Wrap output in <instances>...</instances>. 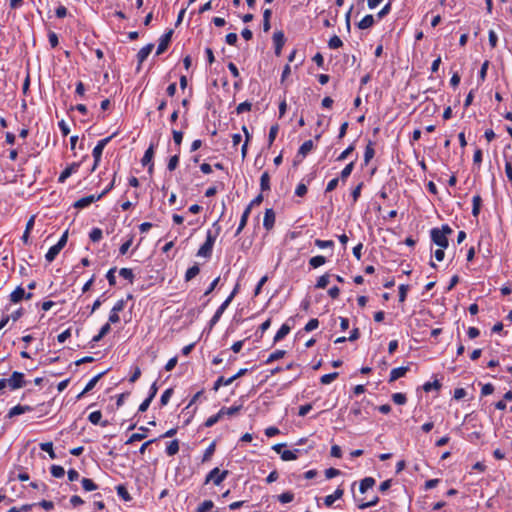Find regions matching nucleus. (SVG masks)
I'll list each match as a JSON object with an SVG mask.
<instances>
[{
	"label": "nucleus",
	"mask_w": 512,
	"mask_h": 512,
	"mask_svg": "<svg viewBox=\"0 0 512 512\" xmlns=\"http://www.w3.org/2000/svg\"><path fill=\"white\" fill-rule=\"evenodd\" d=\"M220 226H217L215 234H212L211 230H208L206 240L201 245L197 252V256L204 257V258H210L213 250V246L215 243V240L217 238V235L219 234Z\"/></svg>",
	"instance_id": "nucleus-1"
},
{
	"label": "nucleus",
	"mask_w": 512,
	"mask_h": 512,
	"mask_svg": "<svg viewBox=\"0 0 512 512\" xmlns=\"http://www.w3.org/2000/svg\"><path fill=\"white\" fill-rule=\"evenodd\" d=\"M117 135V132H114L112 135L98 141L97 145L94 147L93 151H92V155H93V158H94V164H93V167L91 169V171H95L96 168L98 167L100 161H101V156H102V153H103V150L104 148L106 147V145Z\"/></svg>",
	"instance_id": "nucleus-2"
},
{
	"label": "nucleus",
	"mask_w": 512,
	"mask_h": 512,
	"mask_svg": "<svg viewBox=\"0 0 512 512\" xmlns=\"http://www.w3.org/2000/svg\"><path fill=\"white\" fill-rule=\"evenodd\" d=\"M228 474V470L220 471L218 467H215L206 475L204 484L212 482L214 485L219 486L226 479Z\"/></svg>",
	"instance_id": "nucleus-3"
},
{
	"label": "nucleus",
	"mask_w": 512,
	"mask_h": 512,
	"mask_svg": "<svg viewBox=\"0 0 512 512\" xmlns=\"http://www.w3.org/2000/svg\"><path fill=\"white\" fill-rule=\"evenodd\" d=\"M6 384L12 390H16L22 388L26 385V381L24 379V374L18 371H14L10 378L6 379Z\"/></svg>",
	"instance_id": "nucleus-4"
},
{
	"label": "nucleus",
	"mask_w": 512,
	"mask_h": 512,
	"mask_svg": "<svg viewBox=\"0 0 512 512\" xmlns=\"http://www.w3.org/2000/svg\"><path fill=\"white\" fill-rule=\"evenodd\" d=\"M431 240L437 246L441 248H447L449 245L448 238L443 235L442 232L439 231V228H433L430 231Z\"/></svg>",
	"instance_id": "nucleus-5"
},
{
	"label": "nucleus",
	"mask_w": 512,
	"mask_h": 512,
	"mask_svg": "<svg viewBox=\"0 0 512 512\" xmlns=\"http://www.w3.org/2000/svg\"><path fill=\"white\" fill-rule=\"evenodd\" d=\"M173 33H174L173 29H169L167 32H165L161 36V38L159 40L158 47H157L156 55H160L166 51V49L168 48V46L171 42Z\"/></svg>",
	"instance_id": "nucleus-6"
},
{
	"label": "nucleus",
	"mask_w": 512,
	"mask_h": 512,
	"mask_svg": "<svg viewBox=\"0 0 512 512\" xmlns=\"http://www.w3.org/2000/svg\"><path fill=\"white\" fill-rule=\"evenodd\" d=\"M33 297L32 293H25V290L18 286L11 294H10V301L12 303H18L23 299L30 300Z\"/></svg>",
	"instance_id": "nucleus-7"
},
{
	"label": "nucleus",
	"mask_w": 512,
	"mask_h": 512,
	"mask_svg": "<svg viewBox=\"0 0 512 512\" xmlns=\"http://www.w3.org/2000/svg\"><path fill=\"white\" fill-rule=\"evenodd\" d=\"M273 42L275 45V55L280 56L281 50L285 44V35H284L283 31L274 32Z\"/></svg>",
	"instance_id": "nucleus-8"
},
{
	"label": "nucleus",
	"mask_w": 512,
	"mask_h": 512,
	"mask_svg": "<svg viewBox=\"0 0 512 512\" xmlns=\"http://www.w3.org/2000/svg\"><path fill=\"white\" fill-rule=\"evenodd\" d=\"M275 224V212L272 208L266 209L263 219V226L267 231H270Z\"/></svg>",
	"instance_id": "nucleus-9"
},
{
	"label": "nucleus",
	"mask_w": 512,
	"mask_h": 512,
	"mask_svg": "<svg viewBox=\"0 0 512 512\" xmlns=\"http://www.w3.org/2000/svg\"><path fill=\"white\" fill-rule=\"evenodd\" d=\"M100 200L99 196H95V195H89V196H85V197H82L80 198L79 200H77L75 203H74V207L75 208H78V209H82V208H85L87 206H89L90 204L96 202Z\"/></svg>",
	"instance_id": "nucleus-10"
},
{
	"label": "nucleus",
	"mask_w": 512,
	"mask_h": 512,
	"mask_svg": "<svg viewBox=\"0 0 512 512\" xmlns=\"http://www.w3.org/2000/svg\"><path fill=\"white\" fill-rule=\"evenodd\" d=\"M344 495V490L341 488V487H338L333 494H330V495H327L325 498H324V505L327 506V507H331L333 505V503L342 498V496Z\"/></svg>",
	"instance_id": "nucleus-11"
},
{
	"label": "nucleus",
	"mask_w": 512,
	"mask_h": 512,
	"mask_svg": "<svg viewBox=\"0 0 512 512\" xmlns=\"http://www.w3.org/2000/svg\"><path fill=\"white\" fill-rule=\"evenodd\" d=\"M33 410V407L29 405H16L13 408H11L7 414L8 418H12L17 415H21L26 412H31Z\"/></svg>",
	"instance_id": "nucleus-12"
},
{
	"label": "nucleus",
	"mask_w": 512,
	"mask_h": 512,
	"mask_svg": "<svg viewBox=\"0 0 512 512\" xmlns=\"http://www.w3.org/2000/svg\"><path fill=\"white\" fill-rule=\"evenodd\" d=\"M230 304V299H226L220 306L219 308L216 310L215 314L213 315V317L211 318L210 320V327H213L218 321L219 319L221 318L222 314L224 313V311L227 309V307L229 306Z\"/></svg>",
	"instance_id": "nucleus-13"
},
{
	"label": "nucleus",
	"mask_w": 512,
	"mask_h": 512,
	"mask_svg": "<svg viewBox=\"0 0 512 512\" xmlns=\"http://www.w3.org/2000/svg\"><path fill=\"white\" fill-rule=\"evenodd\" d=\"M153 48H154V44L149 43L140 49V51L137 54L138 69L140 68V65L147 59V57L149 56V54L151 53Z\"/></svg>",
	"instance_id": "nucleus-14"
},
{
	"label": "nucleus",
	"mask_w": 512,
	"mask_h": 512,
	"mask_svg": "<svg viewBox=\"0 0 512 512\" xmlns=\"http://www.w3.org/2000/svg\"><path fill=\"white\" fill-rule=\"evenodd\" d=\"M79 163H72L68 167H66L60 174L58 178V182L63 183L65 180L72 175V173L76 172L79 168Z\"/></svg>",
	"instance_id": "nucleus-15"
},
{
	"label": "nucleus",
	"mask_w": 512,
	"mask_h": 512,
	"mask_svg": "<svg viewBox=\"0 0 512 512\" xmlns=\"http://www.w3.org/2000/svg\"><path fill=\"white\" fill-rule=\"evenodd\" d=\"M408 370H409V367H404V366L392 369L390 372L389 382L391 383L401 377H404L406 375V373L408 372Z\"/></svg>",
	"instance_id": "nucleus-16"
},
{
	"label": "nucleus",
	"mask_w": 512,
	"mask_h": 512,
	"mask_svg": "<svg viewBox=\"0 0 512 512\" xmlns=\"http://www.w3.org/2000/svg\"><path fill=\"white\" fill-rule=\"evenodd\" d=\"M376 481L373 477H365L360 481L359 491L363 494L368 489L372 488L375 485Z\"/></svg>",
	"instance_id": "nucleus-17"
},
{
	"label": "nucleus",
	"mask_w": 512,
	"mask_h": 512,
	"mask_svg": "<svg viewBox=\"0 0 512 512\" xmlns=\"http://www.w3.org/2000/svg\"><path fill=\"white\" fill-rule=\"evenodd\" d=\"M101 418H102L101 411H94L88 417L89 421L92 424H94V425L100 424L102 427H106L108 425V421L101 422Z\"/></svg>",
	"instance_id": "nucleus-18"
},
{
	"label": "nucleus",
	"mask_w": 512,
	"mask_h": 512,
	"mask_svg": "<svg viewBox=\"0 0 512 512\" xmlns=\"http://www.w3.org/2000/svg\"><path fill=\"white\" fill-rule=\"evenodd\" d=\"M235 381V377L224 378L223 376L218 377V379L214 382L213 390L218 391L221 386H227L232 384Z\"/></svg>",
	"instance_id": "nucleus-19"
},
{
	"label": "nucleus",
	"mask_w": 512,
	"mask_h": 512,
	"mask_svg": "<svg viewBox=\"0 0 512 512\" xmlns=\"http://www.w3.org/2000/svg\"><path fill=\"white\" fill-rule=\"evenodd\" d=\"M375 155L374 143L369 141L364 152V164L367 165Z\"/></svg>",
	"instance_id": "nucleus-20"
},
{
	"label": "nucleus",
	"mask_w": 512,
	"mask_h": 512,
	"mask_svg": "<svg viewBox=\"0 0 512 512\" xmlns=\"http://www.w3.org/2000/svg\"><path fill=\"white\" fill-rule=\"evenodd\" d=\"M139 430L142 431V433L132 434L130 438L127 440L126 444H131L135 441H141L146 437V432L148 431V429L144 426H141Z\"/></svg>",
	"instance_id": "nucleus-21"
},
{
	"label": "nucleus",
	"mask_w": 512,
	"mask_h": 512,
	"mask_svg": "<svg viewBox=\"0 0 512 512\" xmlns=\"http://www.w3.org/2000/svg\"><path fill=\"white\" fill-rule=\"evenodd\" d=\"M291 330V327L287 324H283L280 329L277 331L275 337H274V342H278L280 340H282L284 337H286L289 332Z\"/></svg>",
	"instance_id": "nucleus-22"
},
{
	"label": "nucleus",
	"mask_w": 512,
	"mask_h": 512,
	"mask_svg": "<svg viewBox=\"0 0 512 512\" xmlns=\"http://www.w3.org/2000/svg\"><path fill=\"white\" fill-rule=\"evenodd\" d=\"M260 188L262 192L270 190V175L267 171L263 172L261 175Z\"/></svg>",
	"instance_id": "nucleus-23"
},
{
	"label": "nucleus",
	"mask_w": 512,
	"mask_h": 512,
	"mask_svg": "<svg viewBox=\"0 0 512 512\" xmlns=\"http://www.w3.org/2000/svg\"><path fill=\"white\" fill-rule=\"evenodd\" d=\"M106 372H101L99 374H97L96 376H94L85 386L84 390H83V393H88L89 391H91L95 385L98 383V381L103 377V375L105 374Z\"/></svg>",
	"instance_id": "nucleus-24"
},
{
	"label": "nucleus",
	"mask_w": 512,
	"mask_h": 512,
	"mask_svg": "<svg viewBox=\"0 0 512 512\" xmlns=\"http://www.w3.org/2000/svg\"><path fill=\"white\" fill-rule=\"evenodd\" d=\"M373 24H374V17H373V15H366L358 23V28L359 29H368V28L372 27Z\"/></svg>",
	"instance_id": "nucleus-25"
},
{
	"label": "nucleus",
	"mask_w": 512,
	"mask_h": 512,
	"mask_svg": "<svg viewBox=\"0 0 512 512\" xmlns=\"http://www.w3.org/2000/svg\"><path fill=\"white\" fill-rule=\"evenodd\" d=\"M200 272V268L198 264H194L192 267H190L186 273H185V281H191L193 278H195Z\"/></svg>",
	"instance_id": "nucleus-26"
},
{
	"label": "nucleus",
	"mask_w": 512,
	"mask_h": 512,
	"mask_svg": "<svg viewBox=\"0 0 512 512\" xmlns=\"http://www.w3.org/2000/svg\"><path fill=\"white\" fill-rule=\"evenodd\" d=\"M325 263H326V258L322 255L314 256V257L310 258V260H309V265L314 269L324 265Z\"/></svg>",
	"instance_id": "nucleus-27"
},
{
	"label": "nucleus",
	"mask_w": 512,
	"mask_h": 512,
	"mask_svg": "<svg viewBox=\"0 0 512 512\" xmlns=\"http://www.w3.org/2000/svg\"><path fill=\"white\" fill-rule=\"evenodd\" d=\"M179 452V441L172 440L166 447V453L168 456H174Z\"/></svg>",
	"instance_id": "nucleus-28"
},
{
	"label": "nucleus",
	"mask_w": 512,
	"mask_h": 512,
	"mask_svg": "<svg viewBox=\"0 0 512 512\" xmlns=\"http://www.w3.org/2000/svg\"><path fill=\"white\" fill-rule=\"evenodd\" d=\"M472 202H473L472 215L474 217H477L480 213L481 204H482V199H481L480 195H475L473 197Z\"/></svg>",
	"instance_id": "nucleus-29"
},
{
	"label": "nucleus",
	"mask_w": 512,
	"mask_h": 512,
	"mask_svg": "<svg viewBox=\"0 0 512 512\" xmlns=\"http://www.w3.org/2000/svg\"><path fill=\"white\" fill-rule=\"evenodd\" d=\"M312 149H313V141L307 140L300 146V148L298 150V154L305 157Z\"/></svg>",
	"instance_id": "nucleus-30"
},
{
	"label": "nucleus",
	"mask_w": 512,
	"mask_h": 512,
	"mask_svg": "<svg viewBox=\"0 0 512 512\" xmlns=\"http://www.w3.org/2000/svg\"><path fill=\"white\" fill-rule=\"evenodd\" d=\"M81 483L83 489L87 492L94 491L98 488L97 484H95V482L90 478H83Z\"/></svg>",
	"instance_id": "nucleus-31"
},
{
	"label": "nucleus",
	"mask_w": 512,
	"mask_h": 512,
	"mask_svg": "<svg viewBox=\"0 0 512 512\" xmlns=\"http://www.w3.org/2000/svg\"><path fill=\"white\" fill-rule=\"evenodd\" d=\"M354 169V161L347 164L340 173V179L342 182H345L346 179L351 175Z\"/></svg>",
	"instance_id": "nucleus-32"
},
{
	"label": "nucleus",
	"mask_w": 512,
	"mask_h": 512,
	"mask_svg": "<svg viewBox=\"0 0 512 512\" xmlns=\"http://www.w3.org/2000/svg\"><path fill=\"white\" fill-rule=\"evenodd\" d=\"M215 449H216V442L214 441L205 450L203 457H202L203 463L208 462L211 459V457L213 456V454L215 452Z\"/></svg>",
	"instance_id": "nucleus-33"
},
{
	"label": "nucleus",
	"mask_w": 512,
	"mask_h": 512,
	"mask_svg": "<svg viewBox=\"0 0 512 512\" xmlns=\"http://www.w3.org/2000/svg\"><path fill=\"white\" fill-rule=\"evenodd\" d=\"M300 450L299 449H295L294 451H291V450H284L282 453H281V458L282 460L284 461H291V460H295L297 459V453H299Z\"/></svg>",
	"instance_id": "nucleus-34"
},
{
	"label": "nucleus",
	"mask_w": 512,
	"mask_h": 512,
	"mask_svg": "<svg viewBox=\"0 0 512 512\" xmlns=\"http://www.w3.org/2000/svg\"><path fill=\"white\" fill-rule=\"evenodd\" d=\"M242 406H232V407H222L220 410H219V413L220 415L223 417L224 415H229V416H232V415H235L236 413H238L240 411Z\"/></svg>",
	"instance_id": "nucleus-35"
},
{
	"label": "nucleus",
	"mask_w": 512,
	"mask_h": 512,
	"mask_svg": "<svg viewBox=\"0 0 512 512\" xmlns=\"http://www.w3.org/2000/svg\"><path fill=\"white\" fill-rule=\"evenodd\" d=\"M60 251H61V249L59 247H57L56 245H53L52 247H50V249L48 250V252L45 255L46 260L48 262H52L57 257V255L60 253Z\"/></svg>",
	"instance_id": "nucleus-36"
},
{
	"label": "nucleus",
	"mask_w": 512,
	"mask_h": 512,
	"mask_svg": "<svg viewBox=\"0 0 512 512\" xmlns=\"http://www.w3.org/2000/svg\"><path fill=\"white\" fill-rule=\"evenodd\" d=\"M116 491L119 497H121L124 501H130L132 498L126 489V487L122 484L116 487Z\"/></svg>",
	"instance_id": "nucleus-37"
},
{
	"label": "nucleus",
	"mask_w": 512,
	"mask_h": 512,
	"mask_svg": "<svg viewBox=\"0 0 512 512\" xmlns=\"http://www.w3.org/2000/svg\"><path fill=\"white\" fill-rule=\"evenodd\" d=\"M154 156V148L153 145H151L144 153V156L141 160L142 165L146 166L147 164L151 163L152 158Z\"/></svg>",
	"instance_id": "nucleus-38"
},
{
	"label": "nucleus",
	"mask_w": 512,
	"mask_h": 512,
	"mask_svg": "<svg viewBox=\"0 0 512 512\" xmlns=\"http://www.w3.org/2000/svg\"><path fill=\"white\" fill-rule=\"evenodd\" d=\"M285 354H286V351H284V350H276L269 355V357L267 358L265 363L269 364L276 360H279V359L283 358Z\"/></svg>",
	"instance_id": "nucleus-39"
},
{
	"label": "nucleus",
	"mask_w": 512,
	"mask_h": 512,
	"mask_svg": "<svg viewBox=\"0 0 512 512\" xmlns=\"http://www.w3.org/2000/svg\"><path fill=\"white\" fill-rule=\"evenodd\" d=\"M40 449L47 452L51 459H55L57 456L53 449V443L52 442H45L40 444Z\"/></svg>",
	"instance_id": "nucleus-40"
},
{
	"label": "nucleus",
	"mask_w": 512,
	"mask_h": 512,
	"mask_svg": "<svg viewBox=\"0 0 512 512\" xmlns=\"http://www.w3.org/2000/svg\"><path fill=\"white\" fill-rule=\"evenodd\" d=\"M119 275L123 277L124 279L128 280L130 283H133L134 280V274L132 269L130 268H121L119 270Z\"/></svg>",
	"instance_id": "nucleus-41"
},
{
	"label": "nucleus",
	"mask_w": 512,
	"mask_h": 512,
	"mask_svg": "<svg viewBox=\"0 0 512 512\" xmlns=\"http://www.w3.org/2000/svg\"><path fill=\"white\" fill-rule=\"evenodd\" d=\"M50 472H51L52 476L55 478H61L65 474L64 468L59 465H52L50 468Z\"/></svg>",
	"instance_id": "nucleus-42"
},
{
	"label": "nucleus",
	"mask_w": 512,
	"mask_h": 512,
	"mask_svg": "<svg viewBox=\"0 0 512 512\" xmlns=\"http://www.w3.org/2000/svg\"><path fill=\"white\" fill-rule=\"evenodd\" d=\"M328 284H329V274L326 273L318 278L315 287L318 289H324L327 287Z\"/></svg>",
	"instance_id": "nucleus-43"
},
{
	"label": "nucleus",
	"mask_w": 512,
	"mask_h": 512,
	"mask_svg": "<svg viewBox=\"0 0 512 512\" xmlns=\"http://www.w3.org/2000/svg\"><path fill=\"white\" fill-rule=\"evenodd\" d=\"M278 131H279V126L278 124H275V125H272L270 127V130H269V135H268V143H269V146H271L274 142V140L276 139V136L278 134Z\"/></svg>",
	"instance_id": "nucleus-44"
},
{
	"label": "nucleus",
	"mask_w": 512,
	"mask_h": 512,
	"mask_svg": "<svg viewBox=\"0 0 512 512\" xmlns=\"http://www.w3.org/2000/svg\"><path fill=\"white\" fill-rule=\"evenodd\" d=\"M441 388V383L438 380H434L433 382H426L423 385V390L425 392H430L431 390H439Z\"/></svg>",
	"instance_id": "nucleus-45"
},
{
	"label": "nucleus",
	"mask_w": 512,
	"mask_h": 512,
	"mask_svg": "<svg viewBox=\"0 0 512 512\" xmlns=\"http://www.w3.org/2000/svg\"><path fill=\"white\" fill-rule=\"evenodd\" d=\"M173 388H168L166 389L163 394L161 395V398H160V403L162 406H165L168 404L171 396L173 395Z\"/></svg>",
	"instance_id": "nucleus-46"
},
{
	"label": "nucleus",
	"mask_w": 512,
	"mask_h": 512,
	"mask_svg": "<svg viewBox=\"0 0 512 512\" xmlns=\"http://www.w3.org/2000/svg\"><path fill=\"white\" fill-rule=\"evenodd\" d=\"M214 507V503L213 501L211 500H205L204 502H202L196 512H208L209 510H211L212 508Z\"/></svg>",
	"instance_id": "nucleus-47"
},
{
	"label": "nucleus",
	"mask_w": 512,
	"mask_h": 512,
	"mask_svg": "<svg viewBox=\"0 0 512 512\" xmlns=\"http://www.w3.org/2000/svg\"><path fill=\"white\" fill-rule=\"evenodd\" d=\"M293 499H294V494L290 491L284 492L278 496V500L282 504L290 503L293 501Z\"/></svg>",
	"instance_id": "nucleus-48"
},
{
	"label": "nucleus",
	"mask_w": 512,
	"mask_h": 512,
	"mask_svg": "<svg viewBox=\"0 0 512 512\" xmlns=\"http://www.w3.org/2000/svg\"><path fill=\"white\" fill-rule=\"evenodd\" d=\"M133 239H134V236H133V235H130V236H129V238H128V240H127V241H125V242L120 246V248H119V253H120L121 255H125V254L128 252L129 248L131 247V245H132V243H133Z\"/></svg>",
	"instance_id": "nucleus-49"
},
{
	"label": "nucleus",
	"mask_w": 512,
	"mask_h": 512,
	"mask_svg": "<svg viewBox=\"0 0 512 512\" xmlns=\"http://www.w3.org/2000/svg\"><path fill=\"white\" fill-rule=\"evenodd\" d=\"M342 45H343L342 40H341L338 36H336V35L332 36V37L330 38L329 42H328V46H329V48H331V49H338V48H340Z\"/></svg>",
	"instance_id": "nucleus-50"
},
{
	"label": "nucleus",
	"mask_w": 512,
	"mask_h": 512,
	"mask_svg": "<svg viewBox=\"0 0 512 512\" xmlns=\"http://www.w3.org/2000/svg\"><path fill=\"white\" fill-rule=\"evenodd\" d=\"M92 242H98L102 239V230L100 228H93L89 234Z\"/></svg>",
	"instance_id": "nucleus-51"
},
{
	"label": "nucleus",
	"mask_w": 512,
	"mask_h": 512,
	"mask_svg": "<svg viewBox=\"0 0 512 512\" xmlns=\"http://www.w3.org/2000/svg\"><path fill=\"white\" fill-rule=\"evenodd\" d=\"M338 377V372H333L329 374H325L320 378V382L324 385L330 384Z\"/></svg>",
	"instance_id": "nucleus-52"
},
{
	"label": "nucleus",
	"mask_w": 512,
	"mask_h": 512,
	"mask_svg": "<svg viewBox=\"0 0 512 512\" xmlns=\"http://www.w3.org/2000/svg\"><path fill=\"white\" fill-rule=\"evenodd\" d=\"M392 400L397 405H404L407 401L406 395L403 393H394L392 395Z\"/></svg>",
	"instance_id": "nucleus-53"
},
{
	"label": "nucleus",
	"mask_w": 512,
	"mask_h": 512,
	"mask_svg": "<svg viewBox=\"0 0 512 512\" xmlns=\"http://www.w3.org/2000/svg\"><path fill=\"white\" fill-rule=\"evenodd\" d=\"M315 245L320 248V249H324V248H332L334 246V242L332 240H321V239H316L315 240Z\"/></svg>",
	"instance_id": "nucleus-54"
},
{
	"label": "nucleus",
	"mask_w": 512,
	"mask_h": 512,
	"mask_svg": "<svg viewBox=\"0 0 512 512\" xmlns=\"http://www.w3.org/2000/svg\"><path fill=\"white\" fill-rule=\"evenodd\" d=\"M222 418V416L220 415V413L218 412L217 414L215 415H212L210 416L205 422H204V426L205 427H212L214 426L220 419Z\"/></svg>",
	"instance_id": "nucleus-55"
},
{
	"label": "nucleus",
	"mask_w": 512,
	"mask_h": 512,
	"mask_svg": "<svg viewBox=\"0 0 512 512\" xmlns=\"http://www.w3.org/2000/svg\"><path fill=\"white\" fill-rule=\"evenodd\" d=\"M378 502H379V497L375 496V497L372 498V500H370L368 502H362V503L358 504V508L359 509H366V508H369V507L377 505Z\"/></svg>",
	"instance_id": "nucleus-56"
},
{
	"label": "nucleus",
	"mask_w": 512,
	"mask_h": 512,
	"mask_svg": "<svg viewBox=\"0 0 512 512\" xmlns=\"http://www.w3.org/2000/svg\"><path fill=\"white\" fill-rule=\"evenodd\" d=\"M251 107H252V104L248 101H244L242 103H240L237 107H236V112L238 114H241V113H244L246 111H250L251 110Z\"/></svg>",
	"instance_id": "nucleus-57"
},
{
	"label": "nucleus",
	"mask_w": 512,
	"mask_h": 512,
	"mask_svg": "<svg viewBox=\"0 0 512 512\" xmlns=\"http://www.w3.org/2000/svg\"><path fill=\"white\" fill-rule=\"evenodd\" d=\"M363 182L359 183L351 192V196L353 199V202L356 203L361 195V190L363 187Z\"/></svg>",
	"instance_id": "nucleus-58"
},
{
	"label": "nucleus",
	"mask_w": 512,
	"mask_h": 512,
	"mask_svg": "<svg viewBox=\"0 0 512 512\" xmlns=\"http://www.w3.org/2000/svg\"><path fill=\"white\" fill-rule=\"evenodd\" d=\"M115 272H116V267H113V268L109 269L106 274V278H107L110 286H114L116 284Z\"/></svg>",
	"instance_id": "nucleus-59"
},
{
	"label": "nucleus",
	"mask_w": 512,
	"mask_h": 512,
	"mask_svg": "<svg viewBox=\"0 0 512 512\" xmlns=\"http://www.w3.org/2000/svg\"><path fill=\"white\" fill-rule=\"evenodd\" d=\"M355 149L354 144H351L349 147H347L338 157L337 161H343L345 160Z\"/></svg>",
	"instance_id": "nucleus-60"
},
{
	"label": "nucleus",
	"mask_w": 512,
	"mask_h": 512,
	"mask_svg": "<svg viewBox=\"0 0 512 512\" xmlns=\"http://www.w3.org/2000/svg\"><path fill=\"white\" fill-rule=\"evenodd\" d=\"M408 290H409V285L401 284L399 286V301L400 302H404L406 300Z\"/></svg>",
	"instance_id": "nucleus-61"
},
{
	"label": "nucleus",
	"mask_w": 512,
	"mask_h": 512,
	"mask_svg": "<svg viewBox=\"0 0 512 512\" xmlns=\"http://www.w3.org/2000/svg\"><path fill=\"white\" fill-rule=\"evenodd\" d=\"M178 163H179V156L178 155L172 156L168 161V165H167L168 170L174 171L177 168Z\"/></svg>",
	"instance_id": "nucleus-62"
},
{
	"label": "nucleus",
	"mask_w": 512,
	"mask_h": 512,
	"mask_svg": "<svg viewBox=\"0 0 512 512\" xmlns=\"http://www.w3.org/2000/svg\"><path fill=\"white\" fill-rule=\"evenodd\" d=\"M318 326H319V321H318V319L313 318V319H310V320L308 321V323L305 325L304 330H305L306 332H310V331H312V330H314V329L318 328Z\"/></svg>",
	"instance_id": "nucleus-63"
},
{
	"label": "nucleus",
	"mask_w": 512,
	"mask_h": 512,
	"mask_svg": "<svg viewBox=\"0 0 512 512\" xmlns=\"http://www.w3.org/2000/svg\"><path fill=\"white\" fill-rule=\"evenodd\" d=\"M307 186L304 183H299L295 189V194L299 197H303L307 194Z\"/></svg>",
	"instance_id": "nucleus-64"
}]
</instances>
